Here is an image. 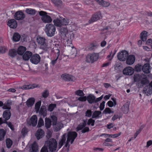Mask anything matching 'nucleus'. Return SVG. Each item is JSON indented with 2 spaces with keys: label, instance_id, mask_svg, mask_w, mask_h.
<instances>
[{
  "label": "nucleus",
  "instance_id": "nucleus-1",
  "mask_svg": "<svg viewBox=\"0 0 152 152\" xmlns=\"http://www.w3.org/2000/svg\"><path fill=\"white\" fill-rule=\"evenodd\" d=\"M77 135V133L75 132H68L67 135V140L64 146L65 147H67V151H69V147L70 145L69 144V142H70L71 144H72ZM66 136L65 134L63 135L61 139L58 143V147L59 149L61 147L64 143H65Z\"/></svg>",
  "mask_w": 152,
  "mask_h": 152
},
{
  "label": "nucleus",
  "instance_id": "nucleus-2",
  "mask_svg": "<svg viewBox=\"0 0 152 152\" xmlns=\"http://www.w3.org/2000/svg\"><path fill=\"white\" fill-rule=\"evenodd\" d=\"M45 145L50 151L53 152L56 150L57 143L55 139L51 138L46 142Z\"/></svg>",
  "mask_w": 152,
  "mask_h": 152
},
{
  "label": "nucleus",
  "instance_id": "nucleus-3",
  "mask_svg": "<svg viewBox=\"0 0 152 152\" xmlns=\"http://www.w3.org/2000/svg\"><path fill=\"white\" fill-rule=\"evenodd\" d=\"M56 31L55 26L51 24H47L45 27V31L46 34L48 37L53 36Z\"/></svg>",
  "mask_w": 152,
  "mask_h": 152
},
{
  "label": "nucleus",
  "instance_id": "nucleus-4",
  "mask_svg": "<svg viewBox=\"0 0 152 152\" xmlns=\"http://www.w3.org/2000/svg\"><path fill=\"white\" fill-rule=\"evenodd\" d=\"M99 58V56L98 54L93 53L87 56L86 61L87 62L93 63L97 61Z\"/></svg>",
  "mask_w": 152,
  "mask_h": 152
},
{
  "label": "nucleus",
  "instance_id": "nucleus-5",
  "mask_svg": "<svg viewBox=\"0 0 152 152\" xmlns=\"http://www.w3.org/2000/svg\"><path fill=\"white\" fill-rule=\"evenodd\" d=\"M39 15L42 16L41 19L44 23H49L52 21V19L51 17L47 15V13L46 12L41 11L39 12Z\"/></svg>",
  "mask_w": 152,
  "mask_h": 152
},
{
  "label": "nucleus",
  "instance_id": "nucleus-6",
  "mask_svg": "<svg viewBox=\"0 0 152 152\" xmlns=\"http://www.w3.org/2000/svg\"><path fill=\"white\" fill-rule=\"evenodd\" d=\"M129 53L126 50L122 51L118 53V58L120 61H124L126 60V59Z\"/></svg>",
  "mask_w": 152,
  "mask_h": 152
},
{
  "label": "nucleus",
  "instance_id": "nucleus-7",
  "mask_svg": "<svg viewBox=\"0 0 152 152\" xmlns=\"http://www.w3.org/2000/svg\"><path fill=\"white\" fill-rule=\"evenodd\" d=\"M40 60V57L38 54H35L31 55L30 59L31 62L33 64H37Z\"/></svg>",
  "mask_w": 152,
  "mask_h": 152
},
{
  "label": "nucleus",
  "instance_id": "nucleus-8",
  "mask_svg": "<svg viewBox=\"0 0 152 152\" xmlns=\"http://www.w3.org/2000/svg\"><path fill=\"white\" fill-rule=\"evenodd\" d=\"M37 118L36 115L31 116L29 120L27 121V124L29 126H35L37 124Z\"/></svg>",
  "mask_w": 152,
  "mask_h": 152
},
{
  "label": "nucleus",
  "instance_id": "nucleus-9",
  "mask_svg": "<svg viewBox=\"0 0 152 152\" xmlns=\"http://www.w3.org/2000/svg\"><path fill=\"white\" fill-rule=\"evenodd\" d=\"M134 69L130 66H128L125 68L123 70V73L126 75H131L134 72Z\"/></svg>",
  "mask_w": 152,
  "mask_h": 152
},
{
  "label": "nucleus",
  "instance_id": "nucleus-10",
  "mask_svg": "<svg viewBox=\"0 0 152 152\" xmlns=\"http://www.w3.org/2000/svg\"><path fill=\"white\" fill-rule=\"evenodd\" d=\"M135 59V56L134 55H128L126 59V63L128 65H131L134 63Z\"/></svg>",
  "mask_w": 152,
  "mask_h": 152
},
{
  "label": "nucleus",
  "instance_id": "nucleus-11",
  "mask_svg": "<svg viewBox=\"0 0 152 152\" xmlns=\"http://www.w3.org/2000/svg\"><path fill=\"white\" fill-rule=\"evenodd\" d=\"M63 79L66 81H74L75 80V78L72 75L69 74H63L61 75Z\"/></svg>",
  "mask_w": 152,
  "mask_h": 152
},
{
  "label": "nucleus",
  "instance_id": "nucleus-12",
  "mask_svg": "<svg viewBox=\"0 0 152 152\" xmlns=\"http://www.w3.org/2000/svg\"><path fill=\"white\" fill-rule=\"evenodd\" d=\"M7 24L10 28H16L17 26V22L14 19L9 20L7 22Z\"/></svg>",
  "mask_w": 152,
  "mask_h": 152
},
{
  "label": "nucleus",
  "instance_id": "nucleus-13",
  "mask_svg": "<svg viewBox=\"0 0 152 152\" xmlns=\"http://www.w3.org/2000/svg\"><path fill=\"white\" fill-rule=\"evenodd\" d=\"M25 17V14L20 11L17 12L15 14V18L17 20H22Z\"/></svg>",
  "mask_w": 152,
  "mask_h": 152
},
{
  "label": "nucleus",
  "instance_id": "nucleus-14",
  "mask_svg": "<svg viewBox=\"0 0 152 152\" xmlns=\"http://www.w3.org/2000/svg\"><path fill=\"white\" fill-rule=\"evenodd\" d=\"M39 115L41 116H43V117H45L47 115V110L45 106L42 105L38 112Z\"/></svg>",
  "mask_w": 152,
  "mask_h": 152
},
{
  "label": "nucleus",
  "instance_id": "nucleus-15",
  "mask_svg": "<svg viewBox=\"0 0 152 152\" xmlns=\"http://www.w3.org/2000/svg\"><path fill=\"white\" fill-rule=\"evenodd\" d=\"M101 16V14L99 12H97L93 15L91 19L89 20V22L91 23L97 20L100 19Z\"/></svg>",
  "mask_w": 152,
  "mask_h": 152
},
{
  "label": "nucleus",
  "instance_id": "nucleus-16",
  "mask_svg": "<svg viewBox=\"0 0 152 152\" xmlns=\"http://www.w3.org/2000/svg\"><path fill=\"white\" fill-rule=\"evenodd\" d=\"M11 115L10 111L9 110H6L4 111L3 114V117L4 118V120L7 122V121L10 118Z\"/></svg>",
  "mask_w": 152,
  "mask_h": 152
},
{
  "label": "nucleus",
  "instance_id": "nucleus-17",
  "mask_svg": "<svg viewBox=\"0 0 152 152\" xmlns=\"http://www.w3.org/2000/svg\"><path fill=\"white\" fill-rule=\"evenodd\" d=\"M54 54H55L56 58L53 60L51 62V64L54 66L56 63L60 54V51L59 49H57L54 50Z\"/></svg>",
  "mask_w": 152,
  "mask_h": 152
},
{
  "label": "nucleus",
  "instance_id": "nucleus-18",
  "mask_svg": "<svg viewBox=\"0 0 152 152\" xmlns=\"http://www.w3.org/2000/svg\"><path fill=\"white\" fill-rule=\"evenodd\" d=\"M32 53L29 51H27L23 55V60L26 61H28L31 58L32 55Z\"/></svg>",
  "mask_w": 152,
  "mask_h": 152
},
{
  "label": "nucleus",
  "instance_id": "nucleus-19",
  "mask_svg": "<svg viewBox=\"0 0 152 152\" xmlns=\"http://www.w3.org/2000/svg\"><path fill=\"white\" fill-rule=\"evenodd\" d=\"M44 132L42 129H39L37 131L35 134V136L37 140H39L44 136Z\"/></svg>",
  "mask_w": 152,
  "mask_h": 152
},
{
  "label": "nucleus",
  "instance_id": "nucleus-20",
  "mask_svg": "<svg viewBox=\"0 0 152 152\" xmlns=\"http://www.w3.org/2000/svg\"><path fill=\"white\" fill-rule=\"evenodd\" d=\"M95 1L98 2L100 5L104 7H107L110 4L109 2L103 0H95Z\"/></svg>",
  "mask_w": 152,
  "mask_h": 152
},
{
  "label": "nucleus",
  "instance_id": "nucleus-21",
  "mask_svg": "<svg viewBox=\"0 0 152 152\" xmlns=\"http://www.w3.org/2000/svg\"><path fill=\"white\" fill-rule=\"evenodd\" d=\"M87 100L88 102L90 104L95 103V96L92 94H89L87 96Z\"/></svg>",
  "mask_w": 152,
  "mask_h": 152
},
{
  "label": "nucleus",
  "instance_id": "nucleus-22",
  "mask_svg": "<svg viewBox=\"0 0 152 152\" xmlns=\"http://www.w3.org/2000/svg\"><path fill=\"white\" fill-rule=\"evenodd\" d=\"M35 102V99L34 98H29L26 101V104L28 107H31L33 106Z\"/></svg>",
  "mask_w": 152,
  "mask_h": 152
},
{
  "label": "nucleus",
  "instance_id": "nucleus-23",
  "mask_svg": "<svg viewBox=\"0 0 152 152\" xmlns=\"http://www.w3.org/2000/svg\"><path fill=\"white\" fill-rule=\"evenodd\" d=\"M37 41L39 44L41 45H45V38L38 37L37 39Z\"/></svg>",
  "mask_w": 152,
  "mask_h": 152
},
{
  "label": "nucleus",
  "instance_id": "nucleus-24",
  "mask_svg": "<svg viewBox=\"0 0 152 152\" xmlns=\"http://www.w3.org/2000/svg\"><path fill=\"white\" fill-rule=\"evenodd\" d=\"M150 65L148 64H145L142 66V70L143 72L145 73L148 74L150 72L149 70Z\"/></svg>",
  "mask_w": 152,
  "mask_h": 152
},
{
  "label": "nucleus",
  "instance_id": "nucleus-25",
  "mask_svg": "<svg viewBox=\"0 0 152 152\" xmlns=\"http://www.w3.org/2000/svg\"><path fill=\"white\" fill-rule=\"evenodd\" d=\"M53 126L54 130L56 132L60 130L63 126V125L60 123H56Z\"/></svg>",
  "mask_w": 152,
  "mask_h": 152
},
{
  "label": "nucleus",
  "instance_id": "nucleus-26",
  "mask_svg": "<svg viewBox=\"0 0 152 152\" xmlns=\"http://www.w3.org/2000/svg\"><path fill=\"white\" fill-rule=\"evenodd\" d=\"M53 22L54 26L57 27H61L62 25L61 18H57L53 20Z\"/></svg>",
  "mask_w": 152,
  "mask_h": 152
},
{
  "label": "nucleus",
  "instance_id": "nucleus-27",
  "mask_svg": "<svg viewBox=\"0 0 152 152\" xmlns=\"http://www.w3.org/2000/svg\"><path fill=\"white\" fill-rule=\"evenodd\" d=\"M144 76V75L142 74L140 75L138 74H135L134 76V82H139L141 80L142 77Z\"/></svg>",
  "mask_w": 152,
  "mask_h": 152
},
{
  "label": "nucleus",
  "instance_id": "nucleus-28",
  "mask_svg": "<svg viewBox=\"0 0 152 152\" xmlns=\"http://www.w3.org/2000/svg\"><path fill=\"white\" fill-rule=\"evenodd\" d=\"M26 50V48L25 47L20 46L18 49L17 51L18 54L20 55H22L24 54Z\"/></svg>",
  "mask_w": 152,
  "mask_h": 152
},
{
  "label": "nucleus",
  "instance_id": "nucleus-29",
  "mask_svg": "<svg viewBox=\"0 0 152 152\" xmlns=\"http://www.w3.org/2000/svg\"><path fill=\"white\" fill-rule=\"evenodd\" d=\"M26 12L28 14L34 15L37 13V11L34 9L31 8H27L25 10Z\"/></svg>",
  "mask_w": 152,
  "mask_h": 152
},
{
  "label": "nucleus",
  "instance_id": "nucleus-30",
  "mask_svg": "<svg viewBox=\"0 0 152 152\" xmlns=\"http://www.w3.org/2000/svg\"><path fill=\"white\" fill-rule=\"evenodd\" d=\"M51 125V121L49 118H46L45 119V126L48 129L50 127Z\"/></svg>",
  "mask_w": 152,
  "mask_h": 152
},
{
  "label": "nucleus",
  "instance_id": "nucleus-31",
  "mask_svg": "<svg viewBox=\"0 0 152 152\" xmlns=\"http://www.w3.org/2000/svg\"><path fill=\"white\" fill-rule=\"evenodd\" d=\"M32 152H37L38 150V146L37 143L34 142L32 145Z\"/></svg>",
  "mask_w": 152,
  "mask_h": 152
},
{
  "label": "nucleus",
  "instance_id": "nucleus-32",
  "mask_svg": "<svg viewBox=\"0 0 152 152\" xmlns=\"http://www.w3.org/2000/svg\"><path fill=\"white\" fill-rule=\"evenodd\" d=\"M129 104L126 103L124 104L122 107L121 109L124 113H127L129 111Z\"/></svg>",
  "mask_w": 152,
  "mask_h": 152
},
{
  "label": "nucleus",
  "instance_id": "nucleus-33",
  "mask_svg": "<svg viewBox=\"0 0 152 152\" xmlns=\"http://www.w3.org/2000/svg\"><path fill=\"white\" fill-rule=\"evenodd\" d=\"M20 35L18 33H15L12 37V40L15 42H18L20 40Z\"/></svg>",
  "mask_w": 152,
  "mask_h": 152
},
{
  "label": "nucleus",
  "instance_id": "nucleus-34",
  "mask_svg": "<svg viewBox=\"0 0 152 152\" xmlns=\"http://www.w3.org/2000/svg\"><path fill=\"white\" fill-rule=\"evenodd\" d=\"M101 114V111L97 110L95 111L92 114V118H98L100 117L99 116Z\"/></svg>",
  "mask_w": 152,
  "mask_h": 152
},
{
  "label": "nucleus",
  "instance_id": "nucleus-35",
  "mask_svg": "<svg viewBox=\"0 0 152 152\" xmlns=\"http://www.w3.org/2000/svg\"><path fill=\"white\" fill-rule=\"evenodd\" d=\"M150 87H145L144 89V92L145 94H147V95H148V94H151L152 93V88H150Z\"/></svg>",
  "mask_w": 152,
  "mask_h": 152
},
{
  "label": "nucleus",
  "instance_id": "nucleus-36",
  "mask_svg": "<svg viewBox=\"0 0 152 152\" xmlns=\"http://www.w3.org/2000/svg\"><path fill=\"white\" fill-rule=\"evenodd\" d=\"M41 104V101L40 100L36 102L35 105V109L36 113H38Z\"/></svg>",
  "mask_w": 152,
  "mask_h": 152
},
{
  "label": "nucleus",
  "instance_id": "nucleus-37",
  "mask_svg": "<svg viewBox=\"0 0 152 152\" xmlns=\"http://www.w3.org/2000/svg\"><path fill=\"white\" fill-rule=\"evenodd\" d=\"M147 33L146 31H143L140 34L141 39L143 42L145 41L147 39Z\"/></svg>",
  "mask_w": 152,
  "mask_h": 152
},
{
  "label": "nucleus",
  "instance_id": "nucleus-38",
  "mask_svg": "<svg viewBox=\"0 0 152 152\" xmlns=\"http://www.w3.org/2000/svg\"><path fill=\"white\" fill-rule=\"evenodd\" d=\"M17 53V51L14 49L11 50L9 51V55L12 58L15 56Z\"/></svg>",
  "mask_w": 152,
  "mask_h": 152
},
{
  "label": "nucleus",
  "instance_id": "nucleus-39",
  "mask_svg": "<svg viewBox=\"0 0 152 152\" xmlns=\"http://www.w3.org/2000/svg\"><path fill=\"white\" fill-rule=\"evenodd\" d=\"M54 4L57 7H60L62 4V2L61 0H51Z\"/></svg>",
  "mask_w": 152,
  "mask_h": 152
},
{
  "label": "nucleus",
  "instance_id": "nucleus-40",
  "mask_svg": "<svg viewBox=\"0 0 152 152\" xmlns=\"http://www.w3.org/2000/svg\"><path fill=\"white\" fill-rule=\"evenodd\" d=\"M6 132L4 129H0V141L4 139Z\"/></svg>",
  "mask_w": 152,
  "mask_h": 152
},
{
  "label": "nucleus",
  "instance_id": "nucleus-41",
  "mask_svg": "<svg viewBox=\"0 0 152 152\" xmlns=\"http://www.w3.org/2000/svg\"><path fill=\"white\" fill-rule=\"evenodd\" d=\"M10 105L11 104L8 102H7L4 104V106L2 107V108L3 109H8V110H9L11 108Z\"/></svg>",
  "mask_w": 152,
  "mask_h": 152
},
{
  "label": "nucleus",
  "instance_id": "nucleus-42",
  "mask_svg": "<svg viewBox=\"0 0 152 152\" xmlns=\"http://www.w3.org/2000/svg\"><path fill=\"white\" fill-rule=\"evenodd\" d=\"M44 125V121L41 118H40L38 121L37 127L38 128L41 127Z\"/></svg>",
  "mask_w": 152,
  "mask_h": 152
},
{
  "label": "nucleus",
  "instance_id": "nucleus-43",
  "mask_svg": "<svg viewBox=\"0 0 152 152\" xmlns=\"http://www.w3.org/2000/svg\"><path fill=\"white\" fill-rule=\"evenodd\" d=\"M141 80V83L143 85H145L148 83V80L146 76L145 75L144 76L142 77V78Z\"/></svg>",
  "mask_w": 152,
  "mask_h": 152
},
{
  "label": "nucleus",
  "instance_id": "nucleus-44",
  "mask_svg": "<svg viewBox=\"0 0 152 152\" xmlns=\"http://www.w3.org/2000/svg\"><path fill=\"white\" fill-rule=\"evenodd\" d=\"M6 145L8 148H10L12 146V140L10 139H7L6 141Z\"/></svg>",
  "mask_w": 152,
  "mask_h": 152
},
{
  "label": "nucleus",
  "instance_id": "nucleus-45",
  "mask_svg": "<svg viewBox=\"0 0 152 152\" xmlns=\"http://www.w3.org/2000/svg\"><path fill=\"white\" fill-rule=\"evenodd\" d=\"M75 95L80 96H83L84 95L83 91L80 90H78L76 91L75 92Z\"/></svg>",
  "mask_w": 152,
  "mask_h": 152
},
{
  "label": "nucleus",
  "instance_id": "nucleus-46",
  "mask_svg": "<svg viewBox=\"0 0 152 152\" xmlns=\"http://www.w3.org/2000/svg\"><path fill=\"white\" fill-rule=\"evenodd\" d=\"M142 67L141 65L138 64L135 66L134 70L136 72H139L141 71Z\"/></svg>",
  "mask_w": 152,
  "mask_h": 152
},
{
  "label": "nucleus",
  "instance_id": "nucleus-47",
  "mask_svg": "<svg viewBox=\"0 0 152 152\" xmlns=\"http://www.w3.org/2000/svg\"><path fill=\"white\" fill-rule=\"evenodd\" d=\"M61 34H64L65 36L67 34L68 32L67 28L66 27H62L60 30Z\"/></svg>",
  "mask_w": 152,
  "mask_h": 152
},
{
  "label": "nucleus",
  "instance_id": "nucleus-48",
  "mask_svg": "<svg viewBox=\"0 0 152 152\" xmlns=\"http://www.w3.org/2000/svg\"><path fill=\"white\" fill-rule=\"evenodd\" d=\"M62 25H67L69 23V20L64 18H61Z\"/></svg>",
  "mask_w": 152,
  "mask_h": 152
},
{
  "label": "nucleus",
  "instance_id": "nucleus-49",
  "mask_svg": "<svg viewBox=\"0 0 152 152\" xmlns=\"http://www.w3.org/2000/svg\"><path fill=\"white\" fill-rule=\"evenodd\" d=\"M49 95V92L48 90H46L44 91L42 93V96L44 98L47 97Z\"/></svg>",
  "mask_w": 152,
  "mask_h": 152
},
{
  "label": "nucleus",
  "instance_id": "nucleus-50",
  "mask_svg": "<svg viewBox=\"0 0 152 152\" xmlns=\"http://www.w3.org/2000/svg\"><path fill=\"white\" fill-rule=\"evenodd\" d=\"M92 112L91 110H88L85 113V116L90 117L92 115Z\"/></svg>",
  "mask_w": 152,
  "mask_h": 152
},
{
  "label": "nucleus",
  "instance_id": "nucleus-51",
  "mask_svg": "<svg viewBox=\"0 0 152 152\" xmlns=\"http://www.w3.org/2000/svg\"><path fill=\"white\" fill-rule=\"evenodd\" d=\"M51 117L52 119L51 122L52 121L53 123V125L57 123V118L56 117L55 115H52Z\"/></svg>",
  "mask_w": 152,
  "mask_h": 152
},
{
  "label": "nucleus",
  "instance_id": "nucleus-52",
  "mask_svg": "<svg viewBox=\"0 0 152 152\" xmlns=\"http://www.w3.org/2000/svg\"><path fill=\"white\" fill-rule=\"evenodd\" d=\"M28 132V130L26 128L24 127L23 128L21 131V133L23 137L27 134Z\"/></svg>",
  "mask_w": 152,
  "mask_h": 152
},
{
  "label": "nucleus",
  "instance_id": "nucleus-53",
  "mask_svg": "<svg viewBox=\"0 0 152 152\" xmlns=\"http://www.w3.org/2000/svg\"><path fill=\"white\" fill-rule=\"evenodd\" d=\"M56 106V105L55 104H50L48 107V110L50 111H52Z\"/></svg>",
  "mask_w": 152,
  "mask_h": 152
},
{
  "label": "nucleus",
  "instance_id": "nucleus-54",
  "mask_svg": "<svg viewBox=\"0 0 152 152\" xmlns=\"http://www.w3.org/2000/svg\"><path fill=\"white\" fill-rule=\"evenodd\" d=\"M95 121L94 120L91 118H90L88 120L87 124L88 125H89L91 124L92 126H94Z\"/></svg>",
  "mask_w": 152,
  "mask_h": 152
},
{
  "label": "nucleus",
  "instance_id": "nucleus-55",
  "mask_svg": "<svg viewBox=\"0 0 152 152\" xmlns=\"http://www.w3.org/2000/svg\"><path fill=\"white\" fill-rule=\"evenodd\" d=\"M113 111H112L109 108H106L104 110L103 113H104L105 114L109 113L110 114L111 113H113Z\"/></svg>",
  "mask_w": 152,
  "mask_h": 152
},
{
  "label": "nucleus",
  "instance_id": "nucleus-56",
  "mask_svg": "<svg viewBox=\"0 0 152 152\" xmlns=\"http://www.w3.org/2000/svg\"><path fill=\"white\" fill-rule=\"evenodd\" d=\"M36 87L34 86L33 87H31L30 85H25L22 86L21 88L23 89H28L31 88H34Z\"/></svg>",
  "mask_w": 152,
  "mask_h": 152
},
{
  "label": "nucleus",
  "instance_id": "nucleus-57",
  "mask_svg": "<svg viewBox=\"0 0 152 152\" xmlns=\"http://www.w3.org/2000/svg\"><path fill=\"white\" fill-rule=\"evenodd\" d=\"M7 49L4 47H0V53H5L7 51Z\"/></svg>",
  "mask_w": 152,
  "mask_h": 152
},
{
  "label": "nucleus",
  "instance_id": "nucleus-58",
  "mask_svg": "<svg viewBox=\"0 0 152 152\" xmlns=\"http://www.w3.org/2000/svg\"><path fill=\"white\" fill-rule=\"evenodd\" d=\"M121 134V133H120L118 134H109V137H113V138H116L119 136H120Z\"/></svg>",
  "mask_w": 152,
  "mask_h": 152
},
{
  "label": "nucleus",
  "instance_id": "nucleus-59",
  "mask_svg": "<svg viewBox=\"0 0 152 152\" xmlns=\"http://www.w3.org/2000/svg\"><path fill=\"white\" fill-rule=\"evenodd\" d=\"M78 100L80 101L85 102L87 100V97L86 96H80L79 97Z\"/></svg>",
  "mask_w": 152,
  "mask_h": 152
},
{
  "label": "nucleus",
  "instance_id": "nucleus-60",
  "mask_svg": "<svg viewBox=\"0 0 152 152\" xmlns=\"http://www.w3.org/2000/svg\"><path fill=\"white\" fill-rule=\"evenodd\" d=\"M6 123L7 124L8 126L13 131L14 130V126L10 122H7V123Z\"/></svg>",
  "mask_w": 152,
  "mask_h": 152
},
{
  "label": "nucleus",
  "instance_id": "nucleus-61",
  "mask_svg": "<svg viewBox=\"0 0 152 152\" xmlns=\"http://www.w3.org/2000/svg\"><path fill=\"white\" fill-rule=\"evenodd\" d=\"M48 149L45 145L41 149L40 152H48Z\"/></svg>",
  "mask_w": 152,
  "mask_h": 152
},
{
  "label": "nucleus",
  "instance_id": "nucleus-62",
  "mask_svg": "<svg viewBox=\"0 0 152 152\" xmlns=\"http://www.w3.org/2000/svg\"><path fill=\"white\" fill-rule=\"evenodd\" d=\"M96 45H95L94 44H92L90 45L89 49V50H93L96 48Z\"/></svg>",
  "mask_w": 152,
  "mask_h": 152
},
{
  "label": "nucleus",
  "instance_id": "nucleus-63",
  "mask_svg": "<svg viewBox=\"0 0 152 152\" xmlns=\"http://www.w3.org/2000/svg\"><path fill=\"white\" fill-rule=\"evenodd\" d=\"M105 103V102L103 101L101 103L100 106V110H102L104 109V108Z\"/></svg>",
  "mask_w": 152,
  "mask_h": 152
},
{
  "label": "nucleus",
  "instance_id": "nucleus-64",
  "mask_svg": "<svg viewBox=\"0 0 152 152\" xmlns=\"http://www.w3.org/2000/svg\"><path fill=\"white\" fill-rule=\"evenodd\" d=\"M89 129L88 127H86L84 128L82 130L81 132L84 133H86V132H88L89 131Z\"/></svg>",
  "mask_w": 152,
  "mask_h": 152
}]
</instances>
